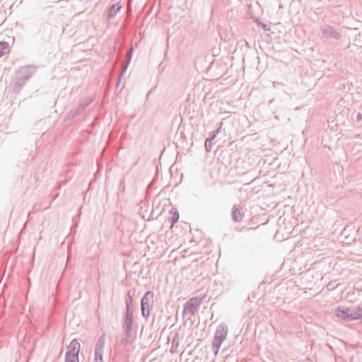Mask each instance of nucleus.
<instances>
[{
	"mask_svg": "<svg viewBox=\"0 0 362 362\" xmlns=\"http://www.w3.org/2000/svg\"><path fill=\"white\" fill-rule=\"evenodd\" d=\"M129 63L128 62H123L122 64V70H121V73H120V75H119V79H118V81H117V86L119 85V81L121 80V77L123 75V74L126 71L128 66H129Z\"/></svg>",
	"mask_w": 362,
	"mask_h": 362,
	"instance_id": "nucleus-22",
	"label": "nucleus"
},
{
	"mask_svg": "<svg viewBox=\"0 0 362 362\" xmlns=\"http://www.w3.org/2000/svg\"><path fill=\"white\" fill-rule=\"evenodd\" d=\"M362 119V114L361 112H358L357 115H356V120L357 122H359Z\"/></svg>",
	"mask_w": 362,
	"mask_h": 362,
	"instance_id": "nucleus-29",
	"label": "nucleus"
},
{
	"mask_svg": "<svg viewBox=\"0 0 362 362\" xmlns=\"http://www.w3.org/2000/svg\"><path fill=\"white\" fill-rule=\"evenodd\" d=\"M132 337L125 336L121 339L122 345L126 348L132 342Z\"/></svg>",
	"mask_w": 362,
	"mask_h": 362,
	"instance_id": "nucleus-21",
	"label": "nucleus"
},
{
	"mask_svg": "<svg viewBox=\"0 0 362 362\" xmlns=\"http://www.w3.org/2000/svg\"><path fill=\"white\" fill-rule=\"evenodd\" d=\"M122 8V6L120 5L119 3L114 4L112 6H110L107 11V17L108 18H112L115 17L117 13L121 10Z\"/></svg>",
	"mask_w": 362,
	"mask_h": 362,
	"instance_id": "nucleus-10",
	"label": "nucleus"
},
{
	"mask_svg": "<svg viewBox=\"0 0 362 362\" xmlns=\"http://www.w3.org/2000/svg\"><path fill=\"white\" fill-rule=\"evenodd\" d=\"M258 25L259 27L262 28V29L264 31H268L270 30V28L269 25H267V24L265 23H261V22H258Z\"/></svg>",
	"mask_w": 362,
	"mask_h": 362,
	"instance_id": "nucleus-26",
	"label": "nucleus"
},
{
	"mask_svg": "<svg viewBox=\"0 0 362 362\" xmlns=\"http://www.w3.org/2000/svg\"><path fill=\"white\" fill-rule=\"evenodd\" d=\"M197 311L195 310H194L193 308H191L190 307H188L187 305V303H185V305H184V309H183V312H182V314L183 315H194L196 314Z\"/></svg>",
	"mask_w": 362,
	"mask_h": 362,
	"instance_id": "nucleus-19",
	"label": "nucleus"
},
{
	"mask_svg": "<svg viewBox=\"0 0 362 362\" xmlns=\"http://www.w3.org/2000/svg\"><path fill=\"white\" fill-rule=\"evenodd\" d=\"M67 349L68 351L66 353H70L74 356H78L81 350V344L77 339H74L70 342Z\"/></svg>",
	"mask_w": 362,
	"mask_h": 362,
	"instance_id": "nucleus-8",
	"label": "nucleus"
},
{
	"mask_svg": "<svg viewBox=\"0 0 362 362\" xmlns=\"http://www.w3.org/2000/svg\"><path fill=\"white\" fill-rule=\"evenodd\" d=\"M153 303V293L151 291L146 292L141 300V314L144 318L147 319L149 317L150 308Z\"/></svg>",
	"mask_w": 362,
	"mask_h": 362,
	"instance_id": "nucleus-3",
	"label": "nucleus"
},
{
	"mask_svg": "<svg viewBox=\"0 0 362 362\" xmlns=\"http://www.w3.org/2000/svg\"><path fill=\"white\" fill-rule=\"evenodd\" d=\"M362 309L358 308V310L356 311L354 309L351 308V311H349V321L360 320L362 318Z\"/></svg>",
	"mask_w": 362,
	"mask_h": 362,
	"instance_id": "nucleus-12",
	"label": "nucleus"
},
{
	"mask_svg": "<svg viewBox=\"0 0 362 362\" xmlns=\"http://www.w3.org/2000/svg\"><path fill=\"white\" fill-rule=\"evenodd\" d=\"M179 346V334L177 332L173 334L172 339V346L170 349V351L172 353H175L177 351V349Z\"/></svg>",
	"mask_w": 362,
	"mask_h": 362,
	"instance_id": "nucleus-16",
	"label": "nucleus"
},
{
	"mask_svg": "<svg viewBox=\"0 0 362 362\" xmlns=\"http://www.w3.org/2000/svg\"><path fill=\"white\" fill-rule=\"evenodd\" d=\"M93 102V98L90 96H88V97H85L84 98H83L79 104L84 108L86 109V107H88L91 103Z\"/></svg>",
	"mask_w": 362,
	"mask_h": 362,
	"instance_id": "nucleus-18",
	"label": "nucleus"
},
{
	"mask_svg": "<svg viewBox=\"0 0 362 362\" xmlns=\"http://www.w3.org/2000/svg\"><path fill=\"white\" fill-rule=\"evenodd\" d=\"M106 341V334L103 333L98 341H96L94 347V353L103 354V350Z\"/></svg>",
	"mask_w": 362,
	"mask_h": 362,
	"instance_id": "nucleus-7",
	"label": "nucleus"
},
{
	"mask_svg": "<svg viewBox=\"0 0 362 362\" xmlns=\"http://www.w3.org/2000/svg\"><path fill=\"white\" fill-rule=\"evenodd\" d=\"M322 35L327 38L339 40L341 37V32L333 27L326 25L321 28Z\"/></svg>",
	"mask_w": 362,
	"mask_h": 362,
	"instance_id": "nucleus-5",
	"label": "nucleus"
},
{
	"mask_svg": "<svg viewBox=\"0 0 362 362\" xmlns=\"http://www.w3.org/2000/svg\"><path fill=\"white\" fill-rule=\"evenodd\" d=\"M222 125H223V122H221L219 123V127H218V128L216 130L214 131L216 134H218L221 132V129Z\"/></svg>",
	"mask_w": 362,
	"mask_h": 362,
	"instance_id": "nucleus-28",
	"label": "nucleus"
},
{
	"mask_svg": "<svg viewBox=\"0 0 362 362\" xmlns=\"http://www.w3.org/2000/svg\"><path fill=\"white\" fill-rule=\"evenodd\" d=\"M133 310H125L122 322V329L125 336L132 337Z\"/></svg>",
	"mask_w": 362,
	"mask_h": 362,
	"instance_id": "nucleus-4",
	"label": "nucleus"
},
{
	"mask_svg": "<svg viewBox=\"0 0 362 362\" xmlns=\"http://www.w3.org/2000/svg\"><path fill=\"white\" fill-rule=\"evenodd\" d=\"M131 291H129L127 293L126 296V300H125V305H126V309L125 310H133L132 305H133V298Z\"/></svg>",
	"mask_w": 362,
	"mask_h": 362,
	"instance_id": "nucleus-15",
	"label": "nucleus"
},
{
	"mask_svg": "<svg viewBox=\"0 0 362 362\" xmlns=\"http://www.w3.org/2000/svg\"><path fill=\"white\" fill-rule=\"evenodd\" d=\"M35 69L32 66H24L20 67L15 74V85L13 91L19 93L22 87L25 85L27 80L34 74Z\"/></svg>",
	"mask_w": 362,
	"mask_h": 362,
	"instance_id": "nucleus-1",
	"label": "nucleus"
},
{
	"mask_svg": "<svg viewBox=\"0 0 362 362\" xmlns=\"http://www.w3.org/2000/svg\"><path fill=\"white\" fill-rule=\"evenodd\" d=\"M84 110L85 109L80 104H78V107H76L70 110L68 114V117L70 118H74L76 116L81 115Z\"/></svg>",
	"mask_w": 362,
	"mask_h": 362,
	"instance_id": "nucleus-14",
	"label": "nucleus"
},
{
	"mask_svg": "<svg viewBox=\"0 0 362 362\" xmlns=\"http://www.w3.org/2000/svg\"><path fill=\"white\" fill-rule=\"evenodd\" d=\"M205 144V148H206V151L207 152L211 151V148H212V145H213V144H212V141H211V140H210V139H206L205 140V144Z\"/></svg>",
	"mask_w": 362,
	"mask_h": 362,
	"instance_id": "nucleus-24",
	"label": "nucleus"
},
{
	"mask_svg": "<svg viewBox=\"0 0 362 362\" xmlns=\"http://www.w3.org/2000/svg\"><path fill=\"white\" fill-rule=\"evenodd\" d=\"M170 213L171 214V216L168 218V222L170 223L172 228L173 225L178 221L180 216L177 209H173Z\"/></svg>",
	"mask_w": 362,
	"mask_h": 362,
	"instance_id": "nucleus-13",
	"label": "nucleus"
},
{
	"mask_svg": "<svg viewBox=\"0 0 362 362\" xmlns=\"http://www.w3.org/2000/svg\"><path fill=\"white\" fill-rule=\"evenodd\" d=\"M8 48V43L6 42H0V58L6 53Z\"/></svg>",
	"mask_w": 362,
	"mask_h": 362,
	"instance_id": "nucleus-20",
	"label": "nucleus"
},
{
	"mask_svg": "<svg viewBox=\"0 0 362 362\" xmlns=\"http://www.w3.org/2000/svg\"><path fill=\"white\" fill-rule=\"evenodd\" d=\"M216 136L217 134L213 131L210 132V136L207 139L213 141L216 137Z\"/></svg>",
	"mask_w": 362,
	"mask_h": 362,
	"instance_id": "nucleus-27",
	"label": "nucleus"
},
{
	"mask_svg": "<svg viewBox=\"0 0 362 362\" xmlns=\"http://www.w3.org/2000/svg\"><path fill=\"white\" fill-rule=\"evenodd\" d=\"M349 311H351V308H349L338 307L336 309V315L339 318L349 321Z\"/></svg>",
	"mask_w": 362,
	"mask_h": 362,
	"instance_id": "nucleus-9",
	"label": "nucleus"
},
{
	"mask_svg": "<svg viewBox=\"0 0 362 362\" xmlns=\"http://www.w3.org/2000/svg\"><path fill=\"white\" fill-rule=\"evenodd\" d=\"M93 362H103V354L94 353Z\"/></svg>",
	"mask_w": 362,
	"mask_h": 362,
	"instance_id": "nucleus-25",
	"label": "nucleus"
},
{
	"mask_svg": "<svg viewBox=\"0 0 362 362\" xmlns=\"http://www.w3.org/2000/svg\"><path fill=\"white\" fill-rule=\"evenodd\" d=\"M201 303L202 299L197 297L192 298L186 302L188 307L193 308L196 311L197 310V308L200 305Z\"/></svg>",
	"mask_w": 362,
	"mask_h": 362,
	"instance_id": "nucleus-11",
	"label": "nucleus"
},
{
	"mask_svg": "<svg viewBox=\"0 0 362 362\" xmlns=\"http://www.w3.org/2000/svg\"><path fill=\"white\" fill-rule=\"evenodd\" d=\"M228 331V326L224 323L219 325L216 328L212 341V348L216 356L218 354L222 343L227 337Z\"/></svg>",
	"mask_w": 362,
	"mask_h": 362,
	"instance_id": "nucleus-2",
	"label": "nucleus"
},
{
	"mask_svg": "<svg viewBox=\"0 0 362 362\" xmlns=\"http://www.w3.org/2000/svg\"><path fill=\"white\" fill-rule=\"evenodd\" d=\"M244 217V213L241 212V206L234 204L231 211V218L233 222L240 223Z\"/></svg>",
	"mask_w": 362,
	"mask_h": 362,
	"instance_id": "nucleus-6",
	"label": "nucleus"
},
{
	"mask_svg": "<svg viewBox=\"0 0 362 362\" xmlns=\"http://www.w3.org/2000/svg\"><path fill=\"white\" fill-rule=\"evenodd\" d=\"M132 54H133V48L131 47L128 49V51L126 53L124 62H128L129 64L131 62L132 57Z\"/></svg>",
	"mask_w": 362,
	"mask_h": 362,
	"instance_id": "nucleus-23",
	"label": "nucleus"
},
{
	"mask_svg": "<svg viewBox=\"0 0 362 362\" xmlns=\"http://www.w3.org/2000/svg\"><path fill=\"white\" fill-rule=\"evenodd\" d=\"M64 362H79V356H74L70 353H66Z\"/></svg>",
	"mask_w": 362,
	"mask_h": 362,
	"instance_id": "nucleus-17",
	"label": "nucleus"
}]
</instances>
